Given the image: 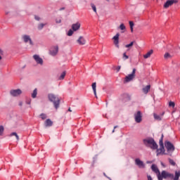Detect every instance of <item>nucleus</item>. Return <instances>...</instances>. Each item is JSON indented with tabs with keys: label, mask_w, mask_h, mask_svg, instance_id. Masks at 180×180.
<instances>
[{
	"label": "nucleus",
	"mask_w": 180,
	"mask_h": 180,
	"mask_svg": "<svg viewBox=\"0 0 180 180\" xmlns=\"http://www.w3.org/2000/svg\"><path fill=\"white\" fill-rule=\"evenodd\" d=\"M143 143L146 147L151 148V150H157L158 145L153 138H146L143 140Z\"/></svg>",
	"instance_id": "nucleus-1"
},
{
	"label": "nucleus",
	"mask_w": 180,
	"mask_h": 180,
	"mask_svg": "<svg viewBox=\"0 0 180 180\" xmlns=\"http://www.w3.org/2000/svg\"><path fill=\"white\" fill-rule=\"evenodd\" d=\"M48 98L50 102L53 103V106L56 109H58V108H60V98L58 96L53 94H48Z\"/></svg>",
	"instance_id": "nucleus-2"
},
{
	"label": "nucleus",
	"mask_w": 180,
	"mask_h": 180,
	"mask_svg": "<svg viewBox=\"0 0 180 180\" xmlns=\"http://www.w3.org/2000/svg\"><path fill=\"white\" fill-rule=\"evenodd\" d=\"M167 179V178H170L171 179H174V174H169L166 171H162V173H159L158 174V180H162V179Z\"/></svg>",
	"instance_id": "nucleus-3"
},
{
	"label": "nucleus",
	"mask_w": 180,
	"mask_h": 180,
	"mask_svg": "<svg viewBox=\"0 0 180 180\" xmlns=\"http://www.w3.org/2000/svg\"><path fill=\"white\" fill-rule=\"evenodd\" d=\"M136 77V68H134L131 74L129 75L124 78V82H130V81H133Z\"/></svg>",
	"instance_id": "nucleus-4"
},
{
	"label": "nucleus",
	"mask_w": 180,
	"mask_h": 180,
	"mask_svg": "<svg viewBox=\"0 0 180 180\" xmlns=\"http://www.w3.org/2000/svg\"><path fill=\"white\" fill-rule=\"evenodd\" d=\"M165 146L168 153H174L175 151V147L171 142L166 141Z\"/></svg>",
	"instance_id": "nucleus-5"
},
{
	"label": "nucleus",
	"mask_w": 180,
	"mask_h": 180,
	"mask_svg": "<svg viewBox=\"0 0 180 180\" xmlns=\"http://www.w3.org/2000/svg\"><path fill=\"white\" fill-rule=\"evenodd\" d=\"M49 54L53 57H56L58 54V45L53 46L49 49Z\"/></svg>",
	"instance_id": "nucleus-6"
},
{
	"label": "nucleus",
	"mask_w": 180,
	"mask_h": 180,
	"mask_svg": "<svg viewBox=\"0 0 180 180\" xmlns=\"http://www.w3.org/2000/svg\"><path fill=\"white\" fill-rule=\"evenodd\" d=\"M142 117L143 116L141 115V111H138L134 114V119L136 123H141V120H143Z\"/></svg>",
	"instance_id": "nucleus-7"
},
{
	"label": "nucleus",
	"mask_w": 180,
	"mask_h": 180,
	"mask_svg": "<svg viewBox=\"0 0 180 180\" xmlns=\"http://www.w3.org/2000/svg\"><path fill=\"white\" fill-rule=\"evenodd\" d=\"M173 4H178V1L177 0H167L164 4L165 9L169 8V6H172Z\"/></svg>",
	"instance_id": "nucleus-8"
},
{
	"label": "nucleus",
	"mask_w": 180,
	"mask_h": 180,
	"mask_svg": "<svg viewBox=\"0 0 180 180\" xmlns=\"http://www.w3.org/2000/svg\"><path fill=\"white\" fill-rule=\"evenodd\" d=\"M33 58L35 63H37V64H38L39 65H43L44 64L43 58H40V56L34 55Z\"/></svg>",
	"instance_id": "nucleus-9"
},
{
	"label": "nucleus",
	"mask_w": 180,
	"mask_h": 180,
	"mask_svg": "<svg viewBox=\"0 0 180 180\" xmlns=\"http://www.w3.org/2000/svg\"><path fill=\"white\" fill-rule=\"evenodd\" d=\"M22 94V90L18 89H12L10 91V95H11V96H19V95H21Z\"/></svg>",
	"instance_id": "nucleus-10"
},
{
	"label": "nucleus",
	"mask_w": 180,
	"mask_h": 180,
	"mask_svg": "<svg viewBox=\"0 0 180 180\" xmlns=\"http://www.w3.org/2000/svg\"><path fill=\"white\" fill-rule=\"evenodd\" d=\"M22 39L25 43H30V46H33V41L29 35H22Z\"/></svg>",
	"instance_id": "nucleus-11"
},
{
	"label": "nucleus",
	"mask_w": 180,
	"mask_h": 180,
	"mask_svg": "<svg viewBox=\"0 0 180 180\" xmlns=\"http://www.w3.org/2000/svg\"><path fill=\"white\" fill-rule=\"evenodd\" d=\"M120 34L119 33H117L113 37H112V40H114V44L115 46V47H117V49H119L120 46H119V37H120Z\"/></svg>",
	"instance_id": "nucleus-12"
},
{
	"label": "nucleus",
	"mask_w": 180,
	"mask_h": 180,
	"mask_svg": "<svg viewBox=\"0 0 180 180\" xmlns=\"http://www.w3.org/2000/svg\"><path fill=\"white\" fill-rule=\"evenodd\" d=\"M79 29H81V22H77L72 25V30L73 32H77Z\"/></svg>",
	"instance_id": "nucleus-13"
},
{
	"label": "nucleus",
	"mask_w": 180,
	"mask_h": 180,
	"mask_svg": "<svg viewBox=\"0 0 180 180\" xmlns=\"http://www.w3.org/2000/svg\"><path fill=\"white\" fill-rule=\"evenodd\" d=\"M135 164H136V165H138L139 168H145L146 167L144 162L143 161H141L139 158H136L135 160Z\"/></svg>",
	"instance_id": "nucleus-14"
},
{
	"label": "nucleus",
	"mask_w": 180,
	"mask_h": 180,
	"mask_svg": "<svg viewBox=\"0 0 180 180\" xmlns=\"http://www.w3.org/2000/svg\"><path fill=\"white\" fill-rule=\"evenodd\" d=\"M167 154L165 153V148H164V146H160V148L158 149L157 148V155H164Z\"/></svg>",
	"instance_id": "nucleus-15"
},
{
	"label": "nucleus",
	"mask_w": 180,
	"mask_h": 180,
	"mask_svg": "<svg viewBox=\"0 0 180 180\" xmlns=\"http://www.w3.org/2000/svg\"><path fill=\"white\" fill-rule=\"evenodd\" d=\"M77 43L80 46H84L86 43V40L84 37H79V39H77Z\"/></svg>",
	"instance_id": "nucleus-16"
},
{
	"label": "nucleus",
	"mask_w": 180,
	"mask_h": 180,
	"mask_svg": "<svg viewBox=\"0 0 180 180\" xmlns=\"http://www.w3.org/2000/svg\"><path fill=\"white\" fill-rule=\"evenodd\" d=\"M151 169L155 172V174H158V175H160V169H158V167L155 165H152Z\"/></svg>",
	"instance_id": "nucleus-17"
},
{
	"label": "nucleus",
	"mask_w": 180,
	"mask_h": 180,
	"mask_svg": "<svg viewBox=\"0 0 180 180\" xmlns=\"http://www.w3.org/2000/svg\"><path fill=\"white\" fill-rule=\"evenodd\" d=\"M153 53H154V51H153V49H150L149 51L147 52L146 54L143 55V58L145 59L150 58Z\"/></svg>",
	"instance_id": "nucleus-18"
},
{
	"label": "nucleus",
	"mask_w": 180,
	"mask_h": 180,
	"mask_svg": "<svg viewBox=\"0 0 180 180\" xmlns=\"http://www.w3.org/2000/svg\"><path fill=\"white\" fill-rule=\"evenodd\" d=\"M118 29L121 30V33H124L126 32V25L124 23H121L118 27Z\"/></svg>",
	"instance_id": "nucleus-19"
},
{
	"label": "nucleus",
	"mask_w": 180,
	"mask_h": 180,
	"mask_svg": "<svg viewBox=\"0 0 180 180\" xmlns=\"http://www.w3.org/2000/svg\"><path fill=\"white\" fill-rule=\"evenodd\" d=\"M150 88H151V86H150V85H147L145 87H143L142 89V91H143V94L147 95V93L149 92V91H150Z\"/></svg>",
	"instance_id": "nucleus-20"
},
{
	"label": "nucleus",
	"mask_w": 180,
	"mask_h": 180,
	"mask_svg": "<svg viewBox=\"0 0 180 180\" xmlns=\"http://www.w3.org/2000/svg\"><path fill=\"white\" fill-rule=\"evenodd\" d=\"M45 126L46 127H50L51 126H53V122L51 121V120L48 119L45 121Z\"/></svg>",
	"instance_id": "nucleus-21"
},
{
	"label": "nucleus",
	"mask_w": 180,
	"mask_h": 180,
	"mask_svg": "<svg viewBox=\"0 0 180 180\" xmlns=\"http://www.w3.org/2000/svg\"><path fill=\"white\" fill-rule=\"evenodd\" d=\"M91 86L96 98H98V96L96 95V82L93 83Z\"/></svg>",
	"instance_id": "nucleus-22"
},
{
	"label": "nucleus",
	"mask_w": 180,
	"mask_h": 180,
	"mask_svg": "<svg viewBox=\"0 0 180 180\" xmlns=\"http://www.w3.org/2000/svg\"><path fill=\"white\" fill-rule=\"evenodd\" d=\"M153 117L155 120H162V116L158 115L155 113L153 114Z\"/></svg>",
	"instance_id": "nucleus-23"
},
{
	"label": "nucleus",
	"mask_w": 180,
	"mask_h": 180,
	"mask_svg": "<svg viewBox=\"0 0 180 180\" xmlns=\"http://www.w3.org/2000/svg\"><path fill=\"white\" fill-rule=\"evenodd\" d=\"M179 176H180V171L176 172H175V176H174V178L173 177V179L174 180H178V179H179Z\"/></svg>",
	"instance_id": "nucleus-24"
},
{
	"label": "nucleus",
	"mask_w": 180,
	"mask_h": 180,
	"mask_svg": "<svg viewBox=\"0 0 180 180\" xmlns=\"http://www.w3.org/2000/svg\"><path fill=\"white\" fill-rule=\"evenodd\" d=\"M12 136H15V138H16V140L18 141H19V135H18V134L16 132H12L11 134H10V137H12Z\"/></svg>",
	"instance_id": "nucleus-25"
},
{
	"label": "nucleus",
	"mask_w": 180,
	"mask_h": 180,
	"mask_svg": "<svg viewBox=\"0 0 180 180\" xmlns=\"http://www.w3.org/2000/svg\"><path fill=\"white\" fill-rule=\"evenodd\" d=\"M46 25H47V23H40L38 25V30H41L43 29V27H44V26H46Z\"/></svg>",
	"instance_id": "nucleus-26"
},
{
	"label": "nucleus",
	"mask_w": 180,
	"mask_h": 180,
	"mask_svg": "<svg viewBox=\"0 0 180 180\" xmlns=\"http://www.w3.org/2000/svg\"><path fill=\"white\" fill-rule=\"evenodd\" d=\"M36 96H37V89H35L32 94V98L34 99Z\"/></svg>",
	"instance_id": "nucleus-27"
},
{
	"label": "nucleus",
	"mask_w": 180,
	"mask_h": 180,
	"mask_svg": "<svg viewBox=\"0 0 180 180\" xmlns=\"http://www.w3.org/2000/svg\"><path fill=\"white\" fill-rule=\"evenodd\" d=\"M65 75H66L65 72H62L60 76L59 77L58 79H60V80L64 79V78H65Z\"/></svg>",
	"instance_id": "nucleus-28"
},
{
	"label": "nucleus",
	"mask_w": 180,
	"mask_h": 180,
	"mask_svg": "<svg viewBox=\"0 0 180 180\" xmlns=\"http://www.w3.org/2000/svg\"><path fill=\"white\" fill-rule=\"evenodd\" d=\"M163 139H164V135L162 134V137L159 141V144H160V147H164V143L162 142Z\"/></svg>",
	"instance_id": "nucleus-29"
},
{
	"label": "nucleus",
	"mask_w": 180,
	"mask_h": 180,
	"mask_svg": "<svg viewBox=\"0 0 180 180\" xmlns=\"http://www.w3.org/2000/svg\"><path fill=\"white\" fill-rule=\"evenodd\" d=\"M91 6L94 11V12H95V13H97V11H96V6H95V4H94L93 3L91 4Z\"/></svg>",
	"instance_id": "nucleus-30"
},
{
	"label": "nucleus",
	"mask_w": 180,
	"mask_h": 180,
	"mask_svg": "<svg viewBox=\"0 0 180 180\" xmlns=\"http://www.w3.org/2000/svg\"><path fill=\"white\" fill-rule=\"evenodd\" d=\"M134 44V41H131L129 44L125 45L126 49H130V47H133Z\"/></svg>",
	"instance_id": "nucleus-31"
},
{
	"label": "nucleus",
	"mask_w": 180,
	"mask_h": 180,
	"mask_svg": "<svg viewBox=\"0 0 180 180\" xmlns=\"http://www.w3.org/2000/svg\"><path fill=\"white\" fill-rule=\"evenodd\" d=\"M40 117L41 119H42V120H46V119H47V115H46V114L44 113H41L40 115Z\"/></svg>",
	"instance_id": "nucleus-32"
},
{
	"label": "nucleus",
	"mask_w": 180,
	"mask_h": 180,
	"mask_svg": "<svg viewBox=\"0 0 180 180\" xmlns=\"http://www.w3.org/2000/svg\"><path fill=\"white\" fill-rule=\"evenodd\" d=\"M74 32H75V31H74V30H72V29H70L68 32V36H72V34H74Z\"/></svg>",
	"instance_id": "nucleus-33"
},
{
	"label": "nucleus",
	"mask_w": 180,
	"mask_h": 180,
	"mask_svg": "<svg viewBox=\"0 0 180 180\" xmlns=\"http://www.w3.org/2000/svg\"><path fill=\"white\" fill-rule=\"evenodd\" d=\"M5 129L4 128V126L1 125L0 126V136H2L4 134Z\"/></svg>",
	"instance_id": "nucleus-34"
},
{
	"label": "nucleus",
	"mask_w": 180,
	"mask_h": 180,
	"mask_svg": "<svg viewBox=\"0 0 180 180\" xmlns=\"http://www.w3.org/2000/svg\"><path fill=\"white\" fill-rule=\"evenodd\" d=\"M169 106L170 108H175V103H174V102H172V101H170V102L169 103Z\"/></svg>",
	"instance_id": "nucleus-35"
},
{
	"label": "nucleus",
	"mask_w": 180,
	"mask_h": 180,
	"mask_svg": "<svg viewBox=\"0 0 180 180\" xmlns=\"http://www.w3.org/2000/svg\"><path fill=\"white\" fill-rule=\"evenodd\" d=\"M169 162L171 165H173V166H175L176 165V163L174 161V160H172V159H169Z\"/></svg>",
	"instance_id": "nucleus-36"
},
{
	"label": "nucleus",
	"mask_w": 180,
	"mask_h": 180,
	"mask_svg": "<svg viewBox=\"0 0 180 180\" xmlns=\"http://www.w3.org/2000/svg\"><path fill=\"white\" fill-rule=\"evenodd\" d=\"M122 58H123V60H127V59H129V56H127L126 54V53H124L123 56H122Z\"/></svg>",
	"instance_id": "nucleus-37"
},
{
	"label": "nucleus",
	"mask_w": 180,
	"mask_h": 180,
	"mask_svg": "<svg viewBox=\"0 0 180 180\" xmlns=\"http://www.w3.org/2000/svg\"><path fill=\"white\" fill-rule=\"evenodd\" d=\"M3 54H4V51L2 50V49L0 48V61L1 60H2Z\"/></svg>",
	"instance_id": "nucleus-38"
},
{
	"label": "nucleus",
	"mask_w": 180,
	"mask_h": 180,
	"mask_svg": "<svg viewBox=\"0 0 180 180\" xmlns=\"http://www.w3.org/2000/svg\"><path fill=\"white\" fill-rule=\"evenodd\" d=\"M129 26H130V27H134V22H133V21H129Z\"/></svg>",
	"instance_id": "nucleus-39"
},
{
	"label": "nucleus",
	"mask_w": 180,
	"mask_h": 180,
	"mask_svg": "<svg viewBox=\"0 0 180 180\" xmlns=\"http://www.w3.org/2000/svg\"><path fill=\"white\" fill-rule=\"evenodd\" d=\"M169 57H171V55H169V53H167L165 54V58H169Z\"/></svg>",
	"instance_id": "nucleus-40"
},
{
	"label": "nucleus",
	"mask_w": 180,
	"mask_h": 180,
	"mask_svg": "<svg viewBox=\"0 0 180 180\" xmlns=\"http://www.w3.org/2000/svg\"><path fill=\"white\" fill-rule=\"evenodd\" d=\"M34 19L35 20H40V17H39V15H35Z\"/></svg>",
	"instance_id": "nucleus-41"
},
{
	"label": "nucleus",
	"mask_w": 180,
	"mask_h": 180,
	"mask_svg": "<svg viewBox=\"0 0 180 180\" xmlns=\"http://www.w3.org/2000/svg\"><path fill=\"white\" fill-rule=\"evenodd\" d=\"M56 23H61V19L56 20Z\"/></svg>",
	"instance_id": "nucleus-42"
},
{
	"label": "nucleus",
	"mask_w": 180,
	"mask_h": 180,
	"mask_svg": "<svg viewBox=\"0 0 180 180\" xmlns=\"http://www.w3.org/2000/svg\"><path fill=\"white\" fill-rule=\"evenodd\" d=\"M120 68H121L120 66H117V72H119V71H120Z\"/></svg>",
	"instance_id": "nucleus-43"
},
{
	"label": "nucleus",
	"mask_w": 180,
	"mask_h": 180,
	"mask_svg": "<svg viewBox=\"0 0 180 180\" xmlns=\"http://www.w3.org/2000/svg\"><path fill=\"white\" fill-rule=\"evenodd\" d=\"M148 180H153V178L151 177V176L148 175Z\"/></svg>",
	"instance_id": "nucleus-44"
},
{
	"label": "nucleus",
	"mask_w": 180,
	"mask_h": 180,
	"mask_svg": "<svg viewBox=\"0 0 180 180\" xmlns=\"http://www.w3.org/2000/svg\"><path fill=\"white\" fill-rule=\"evenodd\" d=\"M130 30H131V33H133V27H131Z\"/></svg>",
	"instance_id": "nucleus-45"
},
{
	"label": "nucleus",
	"mask_w": 180,
	"mask_h": 180,
	"mask_svg": "<svg viewBox=\"0 0 180 180\" xmlns=\"http://www.w3.org/2000/svg\"><path fill=\"white\" fill-rule=\"evenodd\" d=\"M28 105H30V101L27 102Z\"/></svg>",
	"instance_id": "nucleus-46"
},
{
	"label": "nucleus",
	"mask_w": 180,
	"mask_h": 180,
	"mask_svg": "<svg viewBox=\"0 0 180 180\" xmlns=\"http://www.w3.org/2000/svg\"><path fill=\"white\" fill-rule=\"evenodd\" d=\"M68 111H69V112H72L71 108H69V109H68Z\"/></svg>",
	"instance_id": "nucleus-47"
},
{
	"label": "nucleus",
	"mask_w": 180,
	"mask_h": 180,
	"mask_svg": "<svg viewBox=\"0 0 180 180\" xmlns=\"http://www.w3.org/2000/svg\"><path fill=\"white\" fill-rule=\"evenodd\" d=\"M19 105H20V106H22V103H20Z\"/></svg>",
	"instance_id": "nucleus-48"
},
{
	"label": "nucleus",
	"mask_w": 180,
	"mask_h": 180,
	"mask_svg": "<svg viewBox=\"0 0 180 180\" xmlns=\"http://www.w3.org/2000/svg\"><path fill=\"white\" fill-rule=\"evenodd\" d=\"M117 126H115V127H114V129H117Z\"/></svg>",
	"instance_id": "nucleus-49"
},
{
	"label": "nucleus",
	"mask_w": 180,
	"mask_h": 180,
	"mask_svg": "<svg viewBox=\"0 0 180 180\" xmlns=\"http://www.w3.org/2000/svg\"><path fill=\"white\" fill-rule=\"evenodd\" d=\"M112 133H115V129L112 130Z\"/></svg>",
	"instance_id": "nucleus-50"
},
{
	"label": "nucleus",
	"mask_w": 180,
	"mask_h": 180,
	"mask_svg": "<svg viewBox=\"0 0 180 180\" xmlns=\"http://www.w3.org/2000/svg\"><path fill=\"white\" fill-rule=\"evenodd\" d=\"M64 8H60V11H63Z\"/></svg>",
	"instance_id": "nucleus-51"
},
{
	"label": "nucleus",
	"mask_w": 180,
	"mask_h": 180,
	"mask_svg": "<svg viewBox=\"0 0 180 180\" xmlns=\"http://www.w3.org/2000/svg\"><path fill=\"white\" fill-rule=\"evenodd\" d=\"M107 1H109V0H107Z\"/></svg>",
	"instance_id": "nucleus-52"
}]
</instances>
